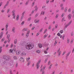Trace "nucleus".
<instances>
[{
    "label": "nucleus",
    "instance_id": "1",
    "mask_svg": "<svg viewBox=\"0 0 74 74\" xmlns=\"http://www.w3.org/2000/svg\"><path fill=\"white\" fill-rule=\"evenodd\" d=\"M25 47L27 49H31L33 48V46L30 42L27 43L25 45Z\"/></svg>",
    "mask_w": 74,
    "mask_h": 74
},
{
    "label": "nucleus",
    "instance_id": "2",
    "mask_svg": "<svg viewBox=\"0 0 74 74\" xmlns=\"http://www.w3.org/2000/svg\"><path fill=\"white\" fill-rule=\"evenodd\" d=\"M3 59H4V60H5L8 61L10 60V58L9 56L5 55L3 56Z\"/></svg>",
    "mask_w": 74,
    "mask_h": 74
},
{
    "label": "nucleus",
    "instance_id": "3",
    "mask_svg": "<svg viewBox=\"0 0 74 74\" xmlns=\"http://www.w3.org/2000/svg\"><path fill=\"white\" fill-rule=\"evenodd\" d=\"M40 60H39L38 62H37L36 64V66L37 67V69H38V68H39V67H40V65H39V64L40 63Z\"/></svg>",
    "mask_w": 74,
    "mask_h": 74
},
{
    "label": "nucleus",
    "instance_id": "4",
    "mask_svg": "<svg viewBox=\"0 0 74 74\" xmlns=\"http://www.w3.org/2000/svg\"><path fill=\"white\" fill-rule=\"evenodd\" d=\"M72 22V21H71L68 24H67L65 26L64 28H67V27L69 26L70 25L71 23Z\"/></svg>",
    "mask_w": 74,
    "mask_h": 74
},
{
    "label": "nucleus",
    "instance_id": "5",
    "mask_svg": "<svg viewBox=\"0 0 74 74\" xmlns=\"http://www.w3.org/2000/svg\"><path fill=\"white\" fill-rule=\"evenodd\" d=\"M8 23H6V25L5 26V27H6V29H5V31H7V30H8Z\"/></svg>",
    "mask_w": 74,
    "mask_h": 74
},
{
    "label": "nucleus",
    "instance_id": "6",
    "mask_svg": "<svg viewBox=\"0 0 74 74\" xmlns=\"http://www.w3.org/2000/svg\"><path fill=\"white\" fill-rule=\"evenodd\" d=\"M40 22V20L36 19L34 21V23H38Z\"/></svg>",
    "mask_w": 74,
    "mask_h": 74
},
{
    "label": "nucleus",
    "instance_id": "7",
    "mask_svg": "<svg viewBox=\"0 0 74 74\" xmlns=\"http://www.w3.org/2000/svg\"><path fill=\"white\" fill-rule=\"evenodd\" d=\"M12 32H13L14 33H15V27H13L12 29Z\"/></svg>",
    "mask_w": 74,
    "mask_h": 74
},
{
    "label": "nucleus",
    "instance_id": "8",
    "mask_svg": "<svg viewBox=\"0 0 74 74\" xmlns=\"http://www.w3.org/2000/svg\"><path fill=\"white\" fill-rule=\"evenodd\" d=\"M3 32H1L0 34V39H1L3 37Z\"/></svg>",
    "mask_w": 74,
    "mask_h": 74
},
{
    "label": "nucleus",
    "instance_id": "9",
    "mask_svg": "<svg viewBox=\"0 0 74 74\" xmlns=\"http://www.w3.org/2000/svg\"><path fill=\"white\" fill-rule=\"evenodd\" d=\"M20 61L22 62H24V59L23 58H21L20 59Z\"/></svg>",
    "mask_w": 74,
    "mask_h": 74
},
{
    "label": "nucleus",
    "instance_id": "10",
    "mask_svg": "<svg viewBox=\"0 0 74 74\" xmlns=\"http://www.w3.org/2000/svg\"><path fill=\"white\" fill-rule=\"evenodd\" d=\"M25 13V12H23L22 14V16L21 18V19H22L24 17V14Z\"/></svg>",
    "mask_w": 74,
    "mask_h": 74
},
{
    "label": "nucleus",
    "instance_id": "11",
    "mask_svg": "<svg viewBox=\"0 0 74 74\" xmlns=\"http://www.w3.org/2000/svg\"><path fill=\"white\" fill-rule=\"evenodd\" d=\"M21 53V51H16V54L17 55H19Z\"/></svg>",
    "mask_w": 74,
    "mask_h": 74
},
{
    "label": "nucleus",
    "instance_id": "12",
    "mask_svg": "<svg viewBox=\"0 0 74 74\" xmlns=\"http://www.w3.org/2000/svg\"><path fill=\"white\" fill-rule=\"evenodd\" d=\"M13 51V50L12 49H10L9 50V53H12Z\"/></svg>",
    "mask_w": 74,
    "mask_h": 74
},
{
    "label": "nucleus",
    "instance_id": "13",
    "mask_svg": "<svg viewBox=\"0 0 74 74\" xmlns=\"http://www.w3.org/2000/svg\"><path fill=\"white\" fill-rule=\"evenodd\" d=\"M21 56H25L26 55V53L25 52H23L21 54Z\"/></svg>",
    "mask_w": 74,
    "mask_h": 74
},
{
    "label": "nucleus",
    "instance_id": "14",
    "mask_svg": "<svg viewBox=\"0 0 74 74\" xmlns=\"http://www.w3.org/2000/svg\"><path fill=\"white\" fill-rule=\"evenodd\" d=\"M71 14H70L68 16V18L69 19H71Z\"/></svg>",
    "mask_w": 74,
    "mask_h": 74
},
{
    "label": "nucleus",
    "instance_id": "15",
    "mask_svg": "<svg viewBox=\"0 0 74 74\" xmlns=\"http://www.w3.org/2000/svg\"><path fill=\"white\" fill-rule=\"evenodd\" d=\"M67 44H69V43H70V39L69 38H67Z\"/></svg>",
    "mask_w": 74,
    "mask_h": 74
},
{
    "label": "nucleus",
    "instance_id": "16",
    "mask_svg": "<svg viewBox=\"0 0 74 74\" xmlns=\"http://www.w3.org/2000/svg\"><path fill=\"white\" fill-rule=\"evenodd\" d=\"M12 16H13V19H15V17H16V15H15V14L14 13V14H13Z\"/></svg>",
    "mask_w": 74,
    "mask_h": 74
},
{
    "label": "nucleus",
    "instance_id": "17",
    "mask_svg": "<svg viewBox=\"0 0 74 74\" xmlns=\"http://www.w3.org/2000/svg\"><path fill=\"white\" fill-rule=\"evenodd\" d=\"M19 15H17V16H16V21H18L19 20Z\"/></svg>",
    "mask_w": 74,
    "mask_h": 74
},
{
    "label": "nucleus",
    "instance_id": "18",
    "mask_svg": "<svg viewBox=\"0 0 74 74\" xmlns=\"http://www.w3.org/2000/svg\"><path fill=\"white\" fill-rule=\"evenodd\" d=\"M35 10L36 11H37V10H38V7H37V6L36 5L35 6Z\"/></svg>",
    "mask_w": 74,
    "mask_h": 74
},
{
    "label": "nucleus",
    "instance_id": "19",
    "mask_svg": "<svg viewBox=\"0 0 74 74\" xmlns=\"http://www.w3.org/2000/svg\"><path fill=\"white\" fill-rule=\"evenodd\" d=\"M2 46H1L0 47V53H1V52H2Z\"/></svg>",
    "mask_w": 74,
    "mask_h": 74
},
{
    "label": "nucleus",
    "instance_id": "20",
    "mask_svg": "<svg viewBox=\"0 0 74 74\" xmlns=\"http://www.w3.org/2000/svg\"><path fill=\"white\" fill-rule=\"evenodd\" d=\"M13 58L14 60H17V57H16V56H14L13 57Z\"/></svg>",
    "mask_w": 74,
    "mask_h": 74
},
{
    "label": "nucleus",
    "instance_id": "21",
    "mask_svg": "<svg viewBox=\"0 0 74 74\" xmlns=\"http://www.w3.org/2000/svg\"><path fill=\"white\" fill-rule=\"evenodd\" d=\"M39 47L40 48H42V44H39L38 45Z\"/></svg>",
    "mask_w": 74,
    "mask_h": 74
},
{
    "label": "nucleus",
    "instance_id": "22",
    "mask_svg": "<svg viewBox=\"0 0 74 74\" xmlns=\"http://www.w3.org/2000/svg\"><path fill=\"white\" fill-rule=\"evenodd\" d=\"M23 30L24 31V32L25 31H27V28H24L23 29Z\"/></svg>",
    "mask_w": 74,
    "mask_h": 74
},
{
    "label": "nucleus",
    "instance_id": "23",
    "mask_svg": "<svg viewBox=\"0 0 74 74\" xmlns=\"http://www.w3.org/2000/svg\"><path fill=\"white\" fill-rule=\"evenodd\" d=\"M14 43L15 45V44H16V43H17V39H15L14 40Z\"/></svg>",
    "mask_w": 74,
    "mask_h": 74
},
{
    "label": "nucleus",
    "instance_id": "24",
    "mask_svg": "<svg viewBox=\"0 0 74 74\" xmlns=\"http://www.w3.org/2000/svg\"><path fill=\"white\" fill-rule=\"evenodd\" d=\"M18 62H16V65H15L16 68H17V67H18Z\"/></svg>",
    "mask_w": 74,
    "mask_h": 74
},
{
    "label": "nucleus",
    "instance_id": "25",
    "mask_svg": "<svg viewBox=\"0 0 74 74\" xmlns=\"http://www.w3.org/2000/svg\"><path fill=\"white\" fill-rule=\"evenodd\" d=\"M71 53V52L70 51L66 55V57H68V56H69V55H70V53Z\"/></svg>",
    "mask_w": 74,
    "mask_h": 74
},
{
    "label": "nucleus",
    "instance_id": "26",
    "mask_svg": "<svg viewBox=\"0 0 74 74\" xmlns=\"http://www.w3.org/2000/svg\"><path fill=\"white\" fill-rule=\"evenodd\" d=\"M59 32L61 34H62V33H63V30H61L59 31Z\"/></svg>",
    "mask_w": 74,
    "mask_h": 74
},
{
    "label": "nucleus",
    "instance_id": "27",
    "mask_svg": "<svg viewBox=\"0 0 74 74\" xmlns=\"http://www.w3.org/2000/svg\"><path fill=\"white\" fill-rule=\"evenodd\" d=\"M39 15V14L38 13H37L35 16V18H37V16Z\"/></svg>",
    "mask_w": 74,
    "mask_h": 74
},
{
    "label": "nucleus",
    "instance_id": "28",
    "mask_svg": "<svg viewBox=\"0 0 74 74\" xmlns=\"http://www.w3.org/2000/svg\"><path fill=\"white\" fill-rule=\"evenodd\" d=\"M58 27V25L56 24V25L55 26V29H57Z\"/></svg>",
    "mask_w": 74,
    "mask_h": 74
},
{
    "label": "nucleus",
    "instance_id": "29",
    "mask_svg": "<svg viewBox=\"0 0 74 74\" xmlns=\"http://www.w3.org/2000/svg\"><path fill=\"white\" fill-rule=\"evenodd\" d=\"M31 19H32V17H29L27 20V21H28V22L30 21L31 20Z\"/></svg>",
    "mask_w": 74,
    "mask_h": 74
},
{
    "label": "nucleus",
    "instance_id": "30",
    "mask_svg": "<svg viewBox=\"0 0 74 74\" xmlns=\"http://www.w3.org/2000/svg\"><path fill=\"white\" fill-rule=\"evenodd\" d=\"M73 41H74V39H72L70 43L73 44Z\"/></svg>",
    "mask_w": 74,
    "mask_h": 74
},
{
    "label": "nucleus",
    "instance_id": "31",
    "mask_svg": "<svg viewBox=\"0 0 74 74\" xmlns=\"http://www.w3.org/2000/svg\"><path fill=\"white\" fill-rule=\"evenodd\" d=\"M29 3V1H27L26 3H25V5H27Z\"/></svg>",
    "mask_w": 74,
    "mask_h": 74
},
{
    "label": "nucleus",
    "instance_id": "32",
    "mask_svg": "<svg viewBox=\"0 0 74 74\" xmlns=\"http://www.w3.org/2000/svg\"><path fill=\"white\" fill-rule=\"evenodd\" d=\"M5 40V38H3L1 40V42H3Z\"/></svg>",
    "mask_w": 74,
    "mask_h": 74
},
{
    "label": "nucleus",
    "instance_id": "33",
    "mask_svg": "<svg viewBox=\"0 0 74 74\" xmlns=\"http://www.w3.org/2000/svg\"><path fill=\"white\" fill-rule=\"evenodd\" d=\"M25 37L26 38H27L29 37V34L27 33L26 34Z\"/></svg>",
    "mask_w": 74,
    "mask_h": 74
},
{
    "label": "nucleus",
    "instance_id": "34",
    "mask_svg": "<svg viewBox=\"0 0 74 74\" xmlns=\"http://www.w3.org/2000/svg\"><path fill=\"white\" fill-rule=\"evenodd\" d=\"M35 3V2H33L32 5V7H33L34 6V3Z\"/></svg>",
    "mask_w": 74,
    "mask_h": 74
},
{
    "label": "nucleus",
    "instance_id": "35",
    "mask_svg": "<svg viewBox=\"0 0 74 74\" xmlns=\"http://www.w3.org/2000/svg\"><path fill=\"white\" fill-rule=\"evenodd\" d=\"M24 23H25L24 21H22V22L21 23V25H23V24H24Z\"/></svg>",
    "mask_w": 74,
    "mask_h": 74
},
{
    "label": "nucleus",
    "instance_id": "36",
    "mask_svg": "<svg viewBox=\"0 0 74 74\" xmlns=\"http://www.w3.org/2000/svg\"><path fill=\"white\" fill-rule=\"evenodd\" d=\"M67 8L66 7L65 8L64 10V12H67Z\"/></svg>",
    "mask_w": 74,
    "mask_h": 74
},
{
    "label": "nucleus",
    "instance_id": "37",
    "mask_svg": "<svg viewBox=\"0 0 74 74\" xmlns=\"http://www.w3.org/2000/svg\"><path fill=\"white\" fill-rule=\"evenodd\" d=\"M8 39V43H10V40H11V38H9Z\"/></svg>",
    "mask_w": 74,
    "mask_h": 74
},
{
    "label": "nucleus",
    "instance_id": "38",
    "mask_svg": "<svg viewBox=\"0 0 74 74\" xmlns=\"http://www.w3.org/2000/svg\"><path fill=\"white\" fill-rule=\"evenodd\" d=\"M40 51L39 50H38L36 51V52H37V53H40Z\"/></svg>",
    "mask_w": 74,
    "mask_h": 74
},
{
    "label": "nucleus",
    "instance_id": "39",
    "mask_svg": "<svg viewBox=\"0 0 74 74\" xmlns=\"http://www.w3.org/2000/svg\"><path fill=\"white\" fill-rule=\"evenodd\" d=\"M71 36H73V35H74V32H72L71 33Z\"/></svg>",
    "mask_w": 74,
    "mask_h": 74
},
{
    "label": "nucleus",
    "instance_id": "40",
    "mask_svg": "<svg viewBox=\"0 0 74 74\" xmlns=\"http://www.w3.org/2000/svg\"><path fill=\"white\" fill-rule=\"evenodd\" d=\"M54 66L55 67H57V66H58V63H56V64H55Z\"/></svg>",
    "mask_w": 74,
    "mask_h": 74
},
{
    "label": "nucleus",
    "instance_id": "41",
    "mask_svg": "<svg viewBox=\"0 0 74 74\" xmlns=\"http://www.w3.org/2000/svg\"><path fill=\"white\" fill-rule=\"evenodd\" d=\"M5 12V10L3 9L1 10V12L2 13H3V12Z\"/></svg>",
    "mask_w": 74,
    "mask_h": 74
},
{
    "label": "nucleus",
    "instance_id": "42",
    "mask_svg": "<svg viewBox=\"0 0 74 74\" xmlns=\"http://www.w3.org/2000/svg\"><path fill=\"white\" fill-rule=\"evenodd\" d=\"M61 10H62V11H63L64 10V7H61Z\"/></svg>",
    "mask_w": 74,
    "mask_h": 74
},
{
    "label": "nucleus",
    "instance_id": "43",
    "mask_svg": "<svg viewBox=\"0 0 74 74\" xmlns=\"http://www.w3.org/2000/svg\"><path fill=\"white\" fill-rule=\"evenodd\" d=\"M15 10H13L12 12V13H13V14H15Z\"/></svg>",
    "mask_w": 74,
    "mask_h": 74
},
{
    "label": "nucleus",
    "instance_id": "44",
    "mask_svg": "<svg viewBox=\"0 0 74 74\" xmlns=\"http://www.w3.org/2000/svg\"><path fill=\"white\" fill-rule=\"evenodd\" d=\"M10 34H8L7 35V38H10Z\"/></svg>",
    "mask_w": 74,
    "mask_h": 74
},
{
    "label": "nucleus",
    "instance_id": "45",
    "mask_svg": "<svg viewBox=\"0 0 74 74\" xmlns=\"http://www.w3.org/2000/svg\"><path fill=\"white\" fill-rule=\"evenodd\" d=\"M57 42H57V41H55V42L54 44V46H55V45H56V44H57Z\"/></svg>",
    "mask_w": 74,
    "mask_h": 74
},
{
    "label": "nucleus",
    "instance_id": "46",
    "mask_svg": "<svg viewBox=\"0 0 74 74\" xmlns=\"http://www.w3.org/2000/svg\"><path fill=\"white\" fill-rule=\"evenodd\" d=\"M49 2V0H47L46 2V4H48Z\"/></svg>",
    "mask_w": 74,
    "mask_h": 74
},
{
    "label": "nucleus",
    "instance_id": "47",
    "mask_svg": "<svg viewBox=\"0 0 74 74\" xmlns=\"http://www.w3.org/2000/svg\"><path fill=\"white\" fill-rule=\"evenodd\" d=\"M52 64H51V65L50 66H49V70H50V69H51V67H52Z\"/></svg>",
    "mask_w": 74,
    "mask_h": 74
},
{
    "label": "nucleus",
    "instance_id": "48",
    "mask_svg": "<svg viewBox=\"0 0 74 74\" xmlns=\"http://www.w3.org/2000/svg\"><path fill=\"white\" fill-rule=\"evenodd\" d=\"M35 11V10H33L32 11V12L31 13L32 14H33V13H34V12Z\"/></svg>",
    "mask_w": 74,
    "mask_h": 74
},
{
    "label": "nucleus",
    "instance_id": "49",
    "mask_svg": "<svg viewBox=\"0 0 74 74\" xmlns=\"http://www.w3.org/2000/svg\"><path fill=\"white\" fill-rule=\"evenodd\" d=\"M48 36V35H45L44 37L43 38H45L47 37Z\"/></svg>",
    "mask_w": 74,
    "mask_h": 74
},
{
    "label": "nucleus",
    "instance_id": "50",
    "mask_svg": "<svg viewBox=\"0 0 74 74\" xmlns=\"http://www.w3.org/2000/svg\"><path fill=\"white\" fill-rule=\"evenodd\" d=\"M9 3V1H8L7 3L5 5H6V6H8V5Z\"/></svg>",
    "mask_w": 74,
    "mask_h": 74
},
{
    "label": "nucleus",
    "instance_id": "51",
    "mask_svg": "<svg viewBox=\"0 0 74 74\" xmlns=\"http://www.w3.org/2000/svg\"><path fill=\"white\" fill-rule=\"evenodd\" d=\"M43 30V28H41L40 30L39 31L40 32H42V31Z\"/></svg>",
    "mask_w": 74,
    "mask_h": 74
},
{
    "label": "nucleus",
    "instance_id": "52",
    "mask_svg": "<svg viewBox=\"0 0 74 74\" xmlns=\"http://www.w3.org/2000/svg\"><path fill=\"white\" fill-rule=\"evenodd\" d=\"M47 29H46L44 32V33H45L46 32H47Z\"/></svg>",
    "mask_w": 74,
    "mask_h": 74
},
{
    "label": "nucleus",
    "instance_id": "53",
    "mask_svg": "<svg viewBox=\"0 0 74 74\" xmlns=\"http://www.w3.org/2000/svg\"><path fill=\"white\" fill-rule=\"evenodd\" d=\"M30 61H29V62H28V64H27V66H29V65H30Z\"/></svg>",
    "mask_w": 74,
    "mask_h": 74
},
{
    "label": "nucleus",
    "instance_id": "54",
    "mask_svg": "<svg viewBox=\"0 0 74 74\" xmlns=\"http://www.w3.org/2000/svg\"><path fill=\"white\" fill-rule=\"evenodd\" d=\"M13 44L12 43L11 44V46H10V48H12L13 46Z\"/></svg>",
    "mask_w": 74,
    "mask_h": 74
},
{
    "label": "nucleus",
    "instance_id": "55",
    "mask_svg": "<svg viewBox=\"0 0 74 74\" xmlns=\"http://www.w3.org/2000/svg\"><path fill=\"white\" fill-rule=\"evenodd\" d=\"M8 45H8V44H7L5 46V48H8Z\"/></svg>",
    "mask_w": 74,
    "mask_h": 74
},
{
    "label": "nucleus",
    "instance_id": "56",
    "mask_svg": "<svg viewBox=\"0 0 74 74\" xmlns=\"http://www.w3.org/2000/svg\"><path fill=\"white\" fill-rule=\"evenodd\" d=\"M47 60H48V58H46L45 61V63H46V62H47Z\"/></svg>",
    "mask_w": 74,
    "mask_h": 74
},
{
    "label": "nucleus",
    "instance_id": "57",
    "mask_svg": "<svg viewBox=\"0 0 74 74\" xmlns=\"http://www.w3.org/2000/svg\"><path fill=\"white\" fill-rule=\"evenodd\" d=\"M64 19H65V18L63 17L62 19V22H63V21H64Z\"/></svg>",
    "mask_w": 74,
    "mask_h": 74
},
{
    "label": "nucleus",
    "instance_id": "58",
    "mask_svg": "<svg viewBox=\"0 0 74 74\" xmlns=\"http://www.w3.org/2000/svg\"><path fill=\"white\" fill-rule=\"evenodd\" d=\"M30 30H28L27 33V34H29V33H30Z\"/></svg>",
    "mask_w": 74,
    "mask_h": 74
},
{
    "label": "nucleus",
    "instance_id": "59",
    "mask_svg": "<svg viewBox=\"0 0 74 74\" xmlns=\"http://www.w3.org/2000/svg\"><path fill=\"white\" fill-rule=\"evenodd\" d=\"M44 52H45V53L46 54V53H48V52H47V51L46 50H45L44 51Z\"/></svg>",
    "mask_w": 74,
    "mask_h": 74
},
{
    "label": "nucleus",
    "instance_id": "60",
    "mask_svg": "<svg viewBox=\"0 0 74 74\" xmlns=\"http://www.w3.org/2000/svg\"><path fill=\"white\" fill-rule=\"evenodd\" d=\"M30 60V58H27V61H29Z\"/></svg>",
    "mask_w": 74,
    "mask_h": 74
},
{
    "label": "nucleus",
    "instance_id": "61",
    "mask_svg": "<svg viewBox=\"0 0 74 74\" xmlns=\"http://www.w3.org/2000/svg\"><path fill=\"white\" fill-rule=\"evenodd\" d=\"M10 66H11L12 67H13V66H14V65H13V64H10Z\"/></svg>",
    "mask_w": 74,
    "mask_h": 74
},
{
    "label": "nucleus",
    "instance_id": "62",
    "mask_svg": "<svg viewBox=\"0 0 74 74\" xmlns=\"http://www.w3.org/2000/svg\"><path fill=\"white\" fill-rule=\"evenodd\" d=\"M57 35L58 36H60L61 35V34H60V33H58L57 34Z\"/></svg>",
    "mask_w": 74,
    "mask_h": 74
},
{
    "label": "nucleus",
    "instance_id": "63",
    "mask_svg": "<svg viewBox=\"0 0 74 74\" xmlns=\"http://www.w3.org/2000/svg\"><path fill=\"white\" fill-rule=\"evenodd\" d=\"M51 25H50L49 26L48 29H51Z\"/></svg>",
    "mask_w": 74,
    "mask_h": 74
},
{
    "label": "nucleus",
    "instance_id": "64",
    "mask_svg": "<svg viewBox=\"0 0 74 74\" xmlns=\"http://www.w3.org/2000/svg\"><path fill=\"white\" fill-rule=\"evenodd\" d=\"M58 16L59 15H58V14H57L56 16V18H58Z\"/></svg>",
    "mask_w": 74,
    "mask_h": 74
}]
</instances>
